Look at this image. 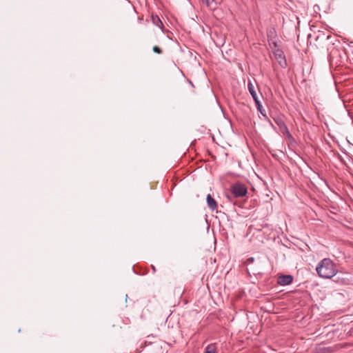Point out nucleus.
Listing matches in <instances>:
<instances>
[{"mask_svg":"<svg viewBox=\"0 0 353 353\" xmlns=\"http://www.w3.org/2000/svg\"><path fill=\"white\" fill-rule=\"evenodd\" d=\"M316 270L320 277L325 279H332L338 272L336 264L328 258L321 260L318 263Z\"/></svg>","mask_w":353,"mask_h":353,"instance_id":"nucleus-1","label":"nucleus"},{"mask_svg":"<svg viewBox=\"0 0 353 353\" xmlns=\"http://www.w3.org/2000/svg\"><path fill=\"white\" fill-rule=\"evenodd\" d=\"M232 194L235 197H241L246 195L247 188L241 183H235L230 187Z\"/></svg>","mask_w":353,"mask_h":353,"instance_id":"nucleus-2","label":"nucleus"},{"mask_svg":"<svg viewBox=\"0 0 353 353\" xmlns=\"http://www.w3.org/2000/svg\"><path fill=\"white\" fill-rule=\"evenodd\" d=\"M293 281L291 275L280 276L278 279V283L281 285H286L290 284Z\"/></svg>","mask_w":353,"mask_h":353,"instance_id":"nucleus-3","label":"nucleus"},{"mask_svg":"<svg viewBox=\"0 0 353 353\" xmlns=\"http://www.w3.org/2000/svg\"><path fill=\"white\" fill-rule=\"evenodd\" d=\"M207 203L209 208L212 210H214L217 208L216 201L211 196L210 194H208L206 198Z\"/></svg>","mask_w":353,"mask_h":353,"instance_id":"nucleus-4","label":"nucleus"},{"mask_svg":"<svg viewBox=\"0 0 353 353\" xmlns=\"http://www.w3.org/2000/svg\"><path fill=\"white\" fill-rule=\"evenodd\" d=\"M248 90H249L250 93L251 94L254 101L256 100H259L256 90L254 89V86L251 81L248 82Z\"/></svg>","mask_w":353,"mask_h":353,"instance_id":"nucleus-5","label":"nucleus"},{"mask_svg":"<svg viewBox=\"0 0 353 353\" xmlns=\"http://www.w3.org/2000/svg\"><path fill=\"white\" fill-rule=\"evenodd\" d=\"M216 349L215 344H210L206 347L204 353H215Z\"/></svg>","mask_w":353,"mask_h":353,"instance_id":"nucleus-6","label":"nucleus"},{"mask_svg":"<svg viewBox=\"0 0 353 353\" xmlns=\"http://www.w3.org/2000/svg\"><path fill=\"white\" fill-rule=\"evenodd\" d=\"M255 103L256 105L258 110L261 112V114L262 115H263L264 117H266L265 110L263 108V106H262L260 101L259 100L255 101Z\"/></svg>","mask_w":353,"mask_h":353,"instance_id":"nucleus-7","label":"nucleus"},{"mask_svg":"<svg viewBox=\"0 0 353 353\" xmlns=\"http://www.w3.org/2000/svg\"><path fill=\"white\" fill-rule=\"evenodd\" d=\"M214 0H203L208 7H212Z\"/></svg>","mask_w":353,"mask_h":353,"instance_id":"nucleus-8","label":"nucleus"},{"mask_svg":"<svg viewBox=\"0 0 353 353\" xmlns=\"http://www.w3.org/2000/svg\"><path fill=\"white\" fill-rule=\"evenodd\" d=\"M153 51L155 53H157V54H161L162 53V50L158 46H157L153 47Z\"/></svg>","mask_w":353,"mask_h":353,"instance_id":"nucleus-9","label":"nucleus"},{"mask_svg":"<svg viewBox=\"0 0 353 353\" xmlns=\"http://www.w3.org/2000/svg\"><path fill=\"white\" fill-rule=\"evenodd\" d=\"M248 260H249L250 261H253V258H250V259H249Z\"/></svg>","mask_w":353,"mask_h":353,"instance_id":"nucleus-10","label":"nucleus"}]
</instances>
